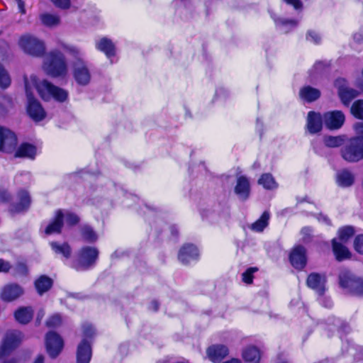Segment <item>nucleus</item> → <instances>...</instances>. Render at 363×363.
<instances>
[{"label": "nucleus", "instance_id": "obj_1", "mask_svg": "<svg viewBox=\"0 0 363 363\" xmlns=\"http://www.w3.org/2000/svg\"><path fill=\"white\" fill-rule=\"evenodd\" d=\"M25 88L28 99L27 112L35 121H40L46 116V113L40 102L33 97V90L35 89L40 96L45 101L52 98L57 101L63 102L67 100V91L55 86L46 80L40 81L35 76L25 78Z\"/></svg>", "mask_w": 363, "mask_h": 363}, {"label": "nucleus", "instance_id": "obj_2", "mask_svg": "<svg viewBox=\"0 0 363 363\" xmlns=\"http://www.w3.org/2000/svg\"><path fill=\"white\" fill-rule=\"evenodd\" d=\"M43 68L48 74L52 77H63L67 73L65 56L58 50H52L46 55Z\"/></svg>", "mask_w": 363, "mask_h": 363}, {"label": "nucleus", "instance_id": "obj_3", "mask_svg": "<svg viewBox=\"0 0 363 363\" xmlns=\"http://www.w3.org/2000/svg\"><path fill=\"white\" fill-rule=\"evenodd\" d=\"M25 340L24 334L18 330H8L0 345V360H5L13 350L18 348Z\"/></svg>", "mask_w": 363, "mask_h": 363}, {"label": "nucleus", "instance_id": "obj_4", "mask_svg": "<svg viewBox=\"0 0 363 363\" xmlns=\"http://www.w3.org/2000/svg\"><path fill=\"white\" fill-rule=\"evenodd\" d=\"M342 157L348 162H357L363 159V138H352L341 149Z\"/></svg>", "mask_w": 363, "mask_h": 363}, {"label": "nucleus", "instance_id": "obj_5", "mask_svg": "<svg viewBox=\"0 0 363 363\" xmlns=\"http://www.w3.org/2000/svg\"><path fill=\"white\" fill-rule=\"evenodd\" d=\"M18 45L25 53L33 57H41L46 50L45 43L30 34L21 36Z\"/></svg>", "mask_w": 363, "mask_h": 363}, {"label": "nucleus", "instance_id": "obj_6", "mask_svg": "<svg viewBox=\"0 0 363 363\" xmlns=\"http://www.w3.org/2000/svg\"><path fill=\"white\" fill-rule=\"evenodd\" d=\"M340 284L342 287L347 289L351 293L363 295V279L353 276L348 271H342L340 276Z\"/></svg>", "mask_w": 363, "mask_h": 363}, {"label": "nucleus", "instance_id": "obj_7", "mask_svg": "<svg viewBox=\"0 0 363 363\" xmlns=\"http://www.w3.org/2000/svg\"><path fill=\"white\" fill-rule=\"evenodd\" d=\"M17 138L11 130L0 126V152L11 153L16 150Z\"/></svg>", "mask_w": 363, "mask_h": 363}, {"label": "nucleus", "instance_id": "obj_8", "mask_svg": "<svg viewBox=\"0 0 363 363\" xmlns=\"http://www.w3.org/2000/svg\"><path fill=\"white\" fill-rule=\"evenodd\" d=\"M98 255L97 249L94 247H83L79 254V263L76 266L77 269H87L93 265L98 257Z\"/></svg>", "mask_w": 363, "mask_h": 363}, {"label": "nucleus", "instance_id": "obj_9", "mask_svg": "<svg viewBox=\"0 0 363 363\" xmlns=\"http://www.w3.org/2000/svg\"><path fill=\"white\" fill-rule=\"evenodd\" d=\"M45 345L48 354L52 358H55L62 350L64 342L57 333L49 332L45 337Z\"/></svg>", "mask_w": 363, "mask_h": 363}, {"label": "nucleus", "instance_id": "obj_10", "mask_svg": "<svg viewBox=\"0 0 363 363\" xmlns=\"http://www.w3.org/2000/svg\"><path fill=\"white\" fill-rule=\"evenodd\" d=\"M74 77L81 85H86L91 80V73L86 62L80 59L73 63Z\"/></svg>", "mask_w": 363, "mask_h": 363}, {"label": "nucleus", "instance_id": "obj_11", "mask_svg": "<svg viewBox=\"0 0 363 363\" xmlns=\"http://www.w3.org/2000/svg\"><path fill=\"white\" fill-rule=\"evenodd\" d=\"M345 117L340 111H328L323 115V123L330 130L340 129L345 123Z\"/></svg>", "mask_w": 363, "mask_h": 363}, {"label": "nucleus", "instance_id": "obj_12", "mask_svg": "<svg viewBox=\"0 0 363 363\" xmlns=\"http://www.w3.org/2000/svg\"><path fill=\"white\" fill-rule=\"evenodd\" d=\"M23 293L24 290L20 285L9 284L1 289L0 297L5 302H11L21 297Z\"/></svg>", "mask_w": 363, "mask_h": 363}, {"label": "nucleus", "instance_id": "obj_13", "mask_svg": "<svg viewBox=\"0 0 363 363\" xmlns=\"http://www.w3.org/2000/svg\"><path fill=\"white\" fill-rule=\"evenodd\" d=\"M199 250L197 247L193 245H185L179 250L178 258L181 262L184 264L196 261L199 257Z\"/></svg>", "mask_w": 363, "mask_h": 363}, {"label": "nucleus", "instance_id": "obj_14", "mask_svg": "<svg viewBox=\"0 0 363 363\" xmlns=\"http://www.w3.org/2000/svg\"><path fill=\"white\" fill-rule=\"evenodd\" d=\"M325 276L317 273L311 274L307 279L308 286L320 296L323 295L325 291Z\"/></svg>", "mask_w": 363, "mask_h": 363}, {"label": "nucleus", "instance_id": "obj_15", "mask_svg": "<svg viewBox=\"0 0 363 363\" xmlns=\"http://www.w3.org/2000/svg\"><path fill=\"white\" fill-rule=\"evenodd\" d=\"M228 348L223 345H213L206 350L207 357L214 363L221 362L228 354Z\"/></svg>", "mask_w": 363, "mask_h": 363}, {"label": "nucleus", "instance_id": "obj_16", "mask_svg": "<svg viewBox=\"0 0 363 363\" xmlns=\"http://www.w3.org/2000/svg\"><path fill=\"white\" fill-rule=\"evenodd\" d=\"M323 123V116L315 111H309L307 116L306 128L311 134L320 132Z\"/></svg>", "mask_w": 363, "mask_h": 363}, {"label": "nucleus", "instance_id": "obj_17", "mask_svg": "<svg viewBox=\"0 0 363 363\" xmlns=\"http://www.w3.org/2000/svg\"><path fill=\"white\" fill-rule=\"evenodd\" d=\"M289 259L294 267L298 269H303L306 264L305 248L302 246L294 247L290 254Z\"/></svg>", "mask_w": 363, "mask_h": 363}, {"label": "nucleus", "instance_id": "obj_18", "mask_svg": "<svg viewBox=\"0 0 363 363\" xmlns=\"http://www.w3.org/2000/svg\"><path fill=\"white\" fill-rule=\"evenodd\" d=\"M235 193L241 200H246L250 193V184L249 179L245 176H240L237 178L235 186Z\"/></svg>", "mask_w": 363, "mask_h": 363}, {"label": "nucleus", "instance_id": "obj_19", "mask_svg": "<svg viewBox=\"0 0 363 363\" xmlns=\"http://www.w3.org/2000/svg\"><path fill=\"white\" fill-rule=\"evenodd\" d=\"M91 358V348L87 340L83 339L77 350V362L89 363Z\"/></svg>", "mask_w": 363, "mask_h": 363}, {"label": "nucleus", "instance_id": "obj_20", "mask_svg": "<svg viewBox=\"0 0 363 363\" xmlns=\"http://www.w3.org/2000/svg\"><path fill=\"white\" fill-rule=\"evenodd\" d=\"M18 202L11 206L10 211L12 213H18L27 211L30 204V199L28 193L21 191L18 194Z\"/></svg>", "mask_w": 363, "mask_h": 363}, {"label": "nucleus", "instance_id": "obj_21", "mask_svg": "<svg viewBox=\"0 0 363 363\" xmlns=\"http://www.w3.org/2000/svg\"><path fill=\"white\" fill-rule=\"evenodd\" d=\"M63 226V211L58 210L56 211L52 220L45 227V233L48 235L60 233Z\"/></svg>", "mask_w": 363, "mask_h": 363}, {"label": "nucleus", "instance_id": "obj_22", "mask_svg": "<svg viewBox=\"0 0 363 363\" xmlns=\"http://www.w3.org/2000/svg\"><path fill=\"white\" fill-rule=\"evenodd\" d=\"M96 48L103 52L108 58L111 59L116 55V47L112 40L104 37L96 41Z\"/></svg>", "mask_w": 363, "mask_h": 363}, {"label": "nucleus", "instance_id": "obj_23", "mask_svg": "<svg viewBox=\"0 0 363 363\" xmlns=\"http://www.w3.org/2000/svg\"><path fill=\"white\" fill-rule=\"evenodd\" d=\"M273 18L275 25L281 32L287 33L292 29L295 28L298 23V21L295 19H289L282 17H277L272 16Z\"/></svg>", "mask_w": 363, "mask_h": 363}, {"label": "nucleus", "instance_id": "obj_24", "mask_svg": "<svg viewBox=\"0 0 363 363\" xmlns=\"http://www.w3.org/2000/svg\"><path fill=\"white\" fill-rule=\"evenodd\" d=\"M33 310L30 306H23L16 311L14 316L21 324H27L33 318Z\"/></svg>", "mask_w": 363, "mask_h": 363}, {"label": "nucleus", "instance_id": "obj_25", "mask_svg": "<svg viewBox=\"0 0 363 363\" xmlns=\"http://www.w3.org/2000/svg\"><path fill=\"white\" fill-rule=\"evenodd\" d=\"M336 181L338 186L348 187L353 184L354 175L347 169H342L337 173Z\"/></svg>", "mask_w": 363, "mask_h": 363}, {"label": "nucleus", "instance_id": "obj_26", "mask_svg": "<svg viewBox=\"0 0 363 363\" xmlns=\"http://www.w3.org/2000/svg\"><path fill=\"white\" fill-rule=\"evenodd\" d=\"M299 96L301 99L307 102H312L320 96V91L318 89L306 86L301 89Z\"/></svg>", "mask_w": 363, "mask_h": 363}, {"label": "nucleus", "instance_id": "obj_27", "mask_svg": "<svg viewBox=\"0 0 363 363\" xmlns=\"http://www.w3.org/2000/svg\"><path fill=\"white\" fill-rule=\"evenodd\" d=\"M37 153L36 147L29 143H23L16 151L15 156L34 159Z\"/></svg>", "mask_w": 363, "mask_h": 363}, {"label": "nucleus", "instance_id": "obj_28", "mask_svg": "<svg viewBox=\"0 0 363 363\" xmlns=\"http://www.w3.org/2000/svg\"><path fill=\"white\" fill-rule=\"evenodd\" d=\"M270 214L268 211H264L260 218L250 225V229L256 233L262 232L269 225Z\"/></svg>", "mask_w": 363, "mask_h": 363}, {"label": "nucleus", "instance_id": "obj_29", "mask_svg": "<svg viewBox=\"0 0 363 363\" xmlns=\"http://www.w3.org/2000/svg\"><path fill=\"white\" fill-rule=\"evenodd\" d=\"M50 247L55 254L61 255L66 259L70 257L71 247L67 242L59 243L57 242H50Z\"/></svg>", "mask_w": 363, "mask_h": 363}, {"label": "nucleus", "instance_id": "obj_30", "mask_svg": "<svg viewBox=\"0 0 363 363\" xmlns=\"http://www.w3.org/2000/svg\"><path fill=\"white\" fill-rule=\"evenodd\" d=\"M333 250L336 259L339 261L347 259L350 257V252L347 248L342 243L336 241L335 239L333 240Z\"/></svg>", "mask_w": 363, "mask_h": 363}, {"label": "nucleus", "instance_id": "obj_31", "mask_svg": "<svg viewBox=\"0 0 363 363\" xmlns=\"http://www.w3.org/2000/svg\"><path fill=\"white\" fill-rule=\"evenodd\" d=\"M242 357L246 362L257 363L260 358V354L257 347L250 346L245 349Z\"/></svg>", "mask_w": 363, "mask_h": 363}, {"label": "nucleus", "instance_id": "obj_32", "mask_svg": "<svg viewBox=\"0 0 363 363\" xmlns=\"http://www.w3.org/2000/svg\"><path fill=\"white\" fill-rule=\"evenodd\" d=\"M40 18L42 23L48 27L57 26L60 23V18L57 14L45 13L40 15Z\"/></svg>", "mask_w": 363, "mask_h": 363}, {"label": "nucleus", "instance_id": "obj_33", "mask_svg": "<svg viewBox=\"0 0 363 363\" xmlns=\"http://www.w3.org/2000/svg\"><path fill=\"white\" fill-rule=\"evenodd\" d=\"M52 279L46 276H41L35 281V288L40 294H43L47 291L52 286Z\"/></svg>", "mask_w": 363, "mask_h": 363}, {"label": "nucleus", "instance_id": "obj_34", "mask_svg": "<svg viewBox=\"0 0 363 363\" xmlns=\"http://www.w3.org/2000/svg\"><path fill=\"white\" fill-rule=\"evenodd\" d=\"M258 184L262 185L266 189H274L277 187V184L275 182L272 174L266 173L263 174L258 180Z\"/></svg>", "mask_w": 363, "mask_h": 363}, {"label": "nucleus", "instance_id": "obj_35", "mask_svg": "<svg viewBox=\"0 0 363 363\" xmlns=\"http://www.w3.org/2000/svg\"><path fill=\"white\" fill-rule=\"evenodd\" d=\"M358 92L352 89H342L340 90V96L344 104H348L352 99L357 96Z\"/></svg>", "mask_w": 363, "mask_h": 363}, {"label": "nucleus", "instance_id": "obj_36", "mask_svg": "<svg viewBox=\"0 0 363 363\" xmlns=\"http://www.w3.org/2000/svg\"><path fill=\"white\" fill-rule=\"evenodd\" d=\"M63 49L76 58V60L83 59L84 52L78 47L71 45H63Z\"/></svg>", "mask_w": 363, "mask_h": 363}, {"label": "nucleus", "instance_id": "obj_37", "mask_svg": "<svg viewBox=\"0 0 363 363\" xmlns=\"http://www.w3.org/2000/svg\"><path fill=\"white\" fill-rule=\"evenodd\" d=\"M324 143L326 146L330 147H337L342 145L344 143V137L338 136H328L324 139Z\"/></svg>", "mask_w": 363, "mask_h": 363}, {"label": "nucleus", "instance_id": "obj_38", "mask_svg": "<svg viewBox=\"0 0 363 363\" xmlns=\"http://www.w3.org/2000/svg\"><path fill=\"white\" fill-rule=\"evenodd\" d=\"M82 235L83 238L89 242H93L97 240V235L93 229L88 226L84 225L82 228Z\"/></svg>", "mask_w": 363, "mask_h": 363}, {"label": "nucleus", "instance_id": "obj_39", "mask_svg": "<svg viewBox=\"0 0 363 363\" xmlns=\"http://www.w3.org/2000/svg\"><path fill=\"white\" fill-rule=\"evenodd\" d=\"M63 211V222L69 226H72L77 224L79 222V218L77 215L71 213L68 211L62 210Z\"/></svg>", "mask_w": 363, "mask_h": 363}, {"label": "nucleus", "instance_id": "obj_40", "mask_svg": "<svg viewBox=\"0 0 363 363\" xmlns=\"http://www.w3.org/2000/svg\"><path fill=\"white\" fill-rule=\"evenodd\" d=\"M354 233V230L351 226H346L339 230V238L342 242H346Z\"/></svg>", "mask_w": 363, "mask_h": 363}, {"label": "nucleus", "instance_id": "obj_41", "mask_svg": "<svg viewBox=\"0 0 363 363\" xmlns=\"http://www.w3.org/2000/svg\"><path fill=\"white\" fill-rule=\"evenodd\" d=\"M351 112L356 118L363 119V100L354 102L352 106Z\"/></svg>", "mask_w": 363, "mask_h": 363}, {"label": "nucleus", "instance_id": "obj_42", "mask_svg": "<svg viewBox=\"0 0 363 363\" xmlns=\"http://www.w3.org/2000/svg\"><path fill=\"white\" fill-rule=\"evenodd\" d=\"M11 84V78L8 72L0 65V86L1 88H7Z\"/></svg>", "mask_w": 363, "mask_h": 363}, {"label": "nucleus", "instance_id": "obj_43", "mask_svg": "<svg viewBox=\"0 0 363 363\" xmlns=\"http://www.w3.org/2000/svg\"><path fill=\"white\" fill-rule=\"evenodd\" d=\"M62 323L61 316L59 314H55L50 316L46 321L48 327L54 328L59 326Z\"/></svg>", "mask_w": 363, "mask_h": 363}, {"label": "nucleus", "instance_id": "obj_44", "mask_svg": "<svg viewBox=\"0 0 363 363\" xmlns=\"http://www.w3.org/2000/svg\"><path fill=\"white\" fill-rule=\"evenodd\" d=\"M52 3L58 9H69L71 7V0H51Z\"/></svg>", "mask_w": 363, "mask_h": 363}, {"label": "nucleus", "instance_id": "obj_45", "mask_svg": "<svg viewBox=\"0 0 363 363\" xmlns=\"http://www.w3.org/2000/svg\"><path fill=\"white\" fill-rule=\"evenodd\" d=\"M257 271L256 268H249L242 274V281L246 284L252 282V274Z\"/></svg>", "mask_w": 363, "mask_h": 363}, {"label": "nucleus", "instance_id": "obj_46", "mask_svg": "<svg viewBox=\"0 0 363 363\" xmlns=\"http://www.w3.org/2000/svg\"><path fill=\"white\" fill-rule=\"evenodd\" d=\"M306 39L309 42L318 44L320 43L321 38L317 32L310 30L307 33Z\"/></svg>", "mask_w": 363, "mask_h": 363}, {"label": "nucleus", "instance_id": "obj_47", "mask_svg": "<svg viewBox=\"0 0 363 363\" xmlns=\"http://www.w3.org/2000/svg\"><path fill=\"white\" fill-rule=\"evenodd\" d=\"M354 249L361 254H363V235L356 237L354 242Z\"/></svg>", "mask_w": 363, "mask_h": 363}, {"label": "nucleus", "instance_id": "obj_48", "mask_svg": "<svg viewBox=\"0 0 363 363\" xmlns=\"http://www.w3.org/2000/svg\"><path fill=\"white\" fill-rule=\"evenodd\" d=\"M95 333L94 329L91 325H84L83 326L84 339L91 338Z\"/></svg>", "mask_w": 363, "mask_h": 363}, {"label": "nucleus", "instance_id": "obj_49", "mask_svg": "<svg viewBox=\"0 0 363 363\" xmlns=\"http://www.w3.org/2000/svg\"><path fill=\"white\" fill-rule=\"evenodd\" d=\"M289 5H291L296 10H301L303 4L300 0H284Z\"/></svg>", "mask_w": 363, "mask_h": 363}, {"label": "nucleus", "instance_id": "obj_50", "mask_svg": "<svg viewBox=\"0 0 363 363\" xmlns=\"http://www.w3.org/2000/svg\"><path fill=\"white\" fill-rule=\"evenodd\" d=\"M11 269V264L9 262L0 259V272H7Z\"/></svg>", "mask_w": 363, "mask_h": 363}, {"label": "nucleus", "instance_id": "obj_51", "mask_svg": "<svg viewBox=\"0 0 363 363\" xmlns=\"http://www.w3.org/2000/svg\"><path fill=\"white\" fill-rule=\"evenodd\" d=\"M16 273L22 275H25L27 274V267L24 264L19 263L16 268Z\"/></svg>", "mask_w": 363, "mask_h": 363}, {"label": "nucleus", "instance_id": "obj_52", "mask_svg": "<svg viewBox=\"0 0 363 363\" xmlns=\"http://www.w3.org/2000/svg\"><path fill=\"white\" fill-rule=\"evenodd\" d=\"M354 129L358 136L363 138V122L356 123L354 125Z\"/></svg>", "mask_w": 363, "mask_h": 363}, {"label": "nucleus", "instance_id": "obj_53", "mask_svg": "<svg viewBox=\"0 0 363 363\" xmlns=\"http://www.w3.org/2000/svg\"><path fill=\"white\" fill-rule=\"evenodd\" d=\"M20 12L23 14L26 13L25 4L22 0H16Z\"/></svg>", "mask_w": 363, "mask_h": 363}, {"label": "nucleus", "instance_id": "obj_54", "mask_svg": "<svg viewBox=\"0 0 363 363\" xmlns=\"http://www.w3.org/2000/svg\"><path fill=\"white\" fill-rule=\"evenodd\" d=\"M320 301L326 308H330L333 306V302L330 298H323Z\"/></svg>", "mask_w": 363, "mask_h": 363}, {"label": "nucleus", "instance_id": "obj_55", "mask_svg": "<svg viewBox=\"0 0 363 363\" xmlns=\"http://www.w3.org/2000/svg\"><path fill=\"white\" fill-rule=\"evenodd\" d=\"M318 220L320 221V222H322V223H324L327 225H329L330 224V220L328 219V218L326 216H324V215H322V214H320L318 217Z\"/></svg>", "mask_w": 363, "mask_h": 363}, {"label": "nucleus", "instance_id": "obj_56", "mask_svg": "<svg viewBox=\"0 0 363 363\" xmlns=\"http://www.w3.org/2000/svg\"><path fill=\"white\" fill-rule=\"evenodd\" d=\"M10 196L6 191H0V201H6L9 200Z\"/></svg>", "mask_w": 363, "mask_h": 363}, {"label": "nucleus", "instance_id": "obj_57", "mask_svg": "<svg viewBox=\"0 0 363 363\" xmlns=\"http://www.w3.org/2000/svg\"><path fill=\"white\" fill-rule=\"evenodd\" d=\"M45 314V313L43 309L39 310L37 313L36 320L40 323L41 320L43 318Z\"/></svg>", "mask_w": 363, "mask_h": 363}, {"label": "nucleus", "instance_id": "obj_58", "mask_svg": "<svg viewBox=\"0 0 363 363\" xmlns=\"http://www.w3.org/2000/svg\"><path fill=\"white\" fill-rule=\"evenodd\" d=\"M159 308V303L157 301H152L150 303V308L154 311H157Z\"/></svg>", "mask_w": 363, "mask_h": 363}, {"label": "nucleus", "instance_id": "obj_59", "mask_svg": "<svg viewBox=\"0 0 363 363\" xmlns=\"http://www.w3.org/2000/svg\"><path fill=\"white\" fill-rule=\"evenodd\" d=\"M44 356L42 354H39L36 357L33 363H44Z\"/></svg>", "mask_w": 363, "mask_h": 363}, {"label": "nucleus", "instance_id": "obj_60", "mask_svg": "<svg viewBox=\"0 0 363 363\" xmlns=\"http://www.w3.org/2000/svg\"><path fill=\"white\" fill-rule=\"evenodd\" d=\"M323 64L321 62H317L313 66V69L316 70V71H320L323 68Z\"/></svg>", "mask_w": 363, "mask_h": 363}, {"label": "nucleus", "instance_id": "obj_61", "mask_svg": "<svg viewBox=\"0 0 363 363\" xmlns=\"http://www.w3.org/2000/svg\"><path fill=\"white\" fill-rule=\"evenodd\" d=\"M333 324L336 328H339V327H340V320H338V319H335V318H333Z\"/></svg>", "mask_w": 363, "mask_h": 363}, {"label": "nucleus", "instance_id": "obj_62", "mask_svg": "<svg viewBox=\"0 0 363 363\" xmlns=\"http://www.w3.org/2000/svg\"><path fill=\"white\" fill-rule=\"evenodd\" d=\"M354 40L359 42L362 39V36L360 34H356L354 36Z\"/></svg>", "mask_w": 363, "mask_h": 363}, {"label": "nucleus", "instance_id": "obj_63", "mask_svg": "<svg viewBox=\"0 0 363 363\" xmlns=\"http://www.w3.org/2000/svg\"><path fill=\"white\" fill-rule=\"evenodd\" d=\"M225 363H240V361L238 359H232L228 362H226Z\"/></svg>", "mask_w": 363, "mask_h": 363}, {"label": "nucleus", "instance_id": "obj_64", "mask_svg": "<svg viewBox=\"0 0 363 363\" xmlns=\"http://www.w3.org/2000/svg\"><path fill=\"white\" fill-rule=\"evenodd\" d=\"M0 363H14V361L13 359H6V360H0Z\"/></svg>", "mask_w": 363, "mask_h": 363}]
</instances>
